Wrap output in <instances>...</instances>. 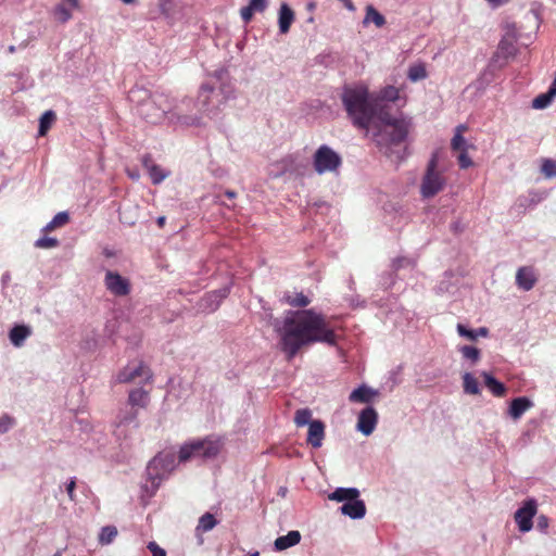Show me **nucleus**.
Instances as JSON below:
<instances>
[{
    "mask_svg": "<svg viewBox=\"0 0 556 556\" xmlns=\"http://www.w3.org/2000/svg\"><path fill=\"white\" fill-rule=\"evenodd\" d=\"M456 329L460 337H464L470 341H476V334L473 329H468L463 324H457Z\"/></svg>",
    "mask_w": 556,
    "mask_h": 556,
    "instance_id": "49",
    "label": "nucleus"
},
{
    "mask_svg": "<svg viewBox=\"0 0 556 556\" xmlns=\"http://www.w3.org/2000/svg\"><path fill=\"white\" fill-rule=\"evenodd\" d=\"M301 533L298 530H291L286 535L278 536L274 546L276 551H285L300 543Z\"/></svg>",
    "mask_w": 556,
    "mask_h": 556,
    "instance_id": "22",
    "label": "nucleus"
},
{
    "mask_svg": "<svg viewBox=\"0 0 556 556\" xmlns=\"http://www.w3.org/2000/svg\"><path fill=\"white\" fill-rule=\"evenodd\" d=\"M536 528L540 531L545 532L548 528V518L544 515L539 516L536 519Z\"/></svg>",
    "mask_w": 556,
    "mask_h": 556,
    "instance_id": "53",
    "label": "nucleus"
},
{
    "mask_svg": "<svg viewBox=\"0 0 556 556\" xmlns=\"http://www.w3.org/2000/svg\"><path fill=\"white\" fill-rule=\"evenodd\" d=\"M225 194H226V197H228L229 199H233V198H236V192H235V191H232V190H227V191L225 192Z\"/></svg>",
    "mask_w": 556,
    "mask_h": 556,
    "instance_id": "59",
    "label": "nucleus"
},
{
    "mask_svg": "<svg viewBox=\"0 0 556 556\" xmlns=\"http://www.w3.org/2000/svg\"><path fill=\"white\" fill-rule=\"evenodd\" d=\"M130 177H131L132 179H137V178L139 177V175H138V174H130Z\"/></svg>",
    "mask_w": 556,
    "mask_h": 556,
    "instance_id": "63",
    "label": "nucleus"
},
{
    "mask_svg": "<svg viewBox=\"0 0 556 556\" xmlns=\"http://www.w3.org/2000/svg\"><path fill=\"white\" fill-rule=\"evenodd\" d=\"M75 488H76V478H71V480L66 483V492L71 501L76 500L75 495Z\"/></svg>",
    "mask_w": 556,
    "mask_h": 556,
    "instance_id": "52",
    "label": "nucleus"
},
{
    "mask_svg": "<svg viewBox=\"0 0 556 556\" xmlns=\"http://www.w3.org/2000/svg\"><path fill=\"white\" fill-rule=\"evenodd\" d=\"M542 173L547 178L556 177V161L545 160L541 167Z\"/></svg>",
    "mask_w": 556,
    "mask_h": 556,
    "instance_id": "45",
    "label": "nucleus"
},
{
    "mask_svg": "<svg viewBox=\"0 0 556 556\" xmlns=\"http://www.w3.org/2000/svg\"><path fill=\"white\" fill-rule=\"evenodd\" d=\"M399 99V89L394 86H387L383 89L380 90L379 97L375 102H378L381 105H386V103L382 102H394ZM387 106H389L387 104ZM390 111V108H388Z\"/></svg>",
    "mask_w": 556,
    "mask_h": 556,
    "instance_id": "32",
    "label": "nucleus"
},
{
    "mask_svg": "<svg viewBox=\"0 0 556 556\" xmlns=\"http://www.w3.org/2000/svg\"><path fill=\"white\" fill-rule=\"evenodd\" d=\"M148 549L152 553V556H166L164 548L160 547L155 542L148 543Z\"/></svg>",
    "mask_w": 556,
    "mask_h": 556,
    "instance_id": "51",
    "label": "nucleus"
},
{
    "mask_svg": "<svg viewBox=\"0 0 556 556\" xmlns=\"http://www.w3.org/2000/svg\"><path fill=\"white\" fill-rule=\"evenodd\" d=\"M31 334V330L28 326L17 325L14 326L9 333L11 343L20 348L24 344L25 340Z\"/></svg>",
    "mask_w": 556,
    "mask_h": 556,
    "instance_id": "26",
    "label": "nucleus"
},
{
    "mask_svg": "<svg viewBox=\"0 0 556 556\" xmlns=\"http://www.w3.org/2000/svg\"><path fill=\"white\" fill-rule=\"evenodd\" d=\"M119 219L122 223L132 226L136 223V219L131 218L130 216H126V212L119 213Z\"/></svg>",
    "mask_w": 556,
    "mask_h": 556,
    "instance_id": "54",
    "label": "nucleus"
},
{
    "mask_svg": "<svg viewBox=\"0 0 556 556\" xmlns=\"http://www.w3.org/2000/svg\"><path fill=\"white\" fill-rule=\"evenodd\" d=\"M104 286L106 290L115 296H126L131 290L129 279L113 270H106Z\"/></svg>",
    "mask_w": 556,
    "mask_h": 556,
    "instance_id": "10",
    "label": "nucleus"
},
{
    "mask_svg": "<svg viewBox=\"0 0 556 556\" xmlns=\"http://www.w3.org/2000/svg\"><path fill=\"white\" fill-rule=\"evenodd\" d=\"M341 164V156L327 144H321L313 155V166L318 175L338 172Z\"/></svg>",
    "mask_w": 556,
    "mask_h": 556,
    "instance_id": "7",
    "label": "nucleus"
},
{
    "mask_svg": "<svg viewBox=\"0 0 556 556\" xmlns=\"http://www.w3.org/2000/svg\"><path fill=\"white\" fill-rule=\"evenodd\" d=\"M228 89L229 90H226L225 87H222L220 90H216L211 84H202L195 102L187 98L191 101L187 113L201 116L200 126L203 125V116H207L208 118L217 117L222 106L233 97V90L230 87Z\"/></svg>",
    "mask_w": 556,
    "mask_h": 556,
    "instance_id": "4",
    "label": "nucleus"
},
{
    "mask_svg": "<svg viewBox=\"0 0 556 556\" xmlns=\"http://www.w3.org/2000/svg\"><path fill=\"white\" fill-rule=\"evenodd\" d=\"M59 245V240L53 237H42L36 240L35 247L38 249H52Z\"/></svg>",
    "mask_w": 556,
    "mask_h": 556,
    "instance_id": "44",
    "label": "nucleus"
},
{
    "mask_svg": "<svg viewBox=\"0 0 556 556\" xmlns=\"http://www.w3.org/2000/svg\"><path fill=\"white\" fill-rule=\"evenodd\" d=\"M143 165L147 168L149 176L154 185L161 184L166 177L169 176V172L164 170L159 165L152 164L148 159L143 160Z\"/></svg>",
    "mask_w": 556,
    "mask_h": 556,
    "instance_id": "28",
    "label": "nucleus"
},
{
    "mask_svg": "<svg viewBox=\"0 0 556 556\" xmlns=\"http://www.w3.org/2000/svg\"><path fill=\"white\" fill-rule=\"evenodd\" d=\"M378 414L376 409L371 406L364 408L357 419V430L362 432L364 435H370L377 425Z\"/></svg>",
    "mask_w": 556,
    "mask_h": 556,
    "instance_id": "12",
    "label": "nucleus"
},
{
    "mask_svg": "<svg viewBox=\"0 0 556 556\" xmlns=\"http://www.w3.org/2000/svg\"><path fill=\"white\" fill-rule=\"evenodd\" d=\"M117 535V530L113 526H106L101 529L99 540L103 544H109Z\"/></svg>",
    "mask_w": 556,
    "mask_h": 556,
    "instance_id": "42",
    "label": "nucleus"
},
{
    "mask_svg": "<svg viewBox=\"0 0 556 556\" xmlns=\"http://www.w3.org/2000/svg\"><path fill=\"white\" fill-rule=\"evenodd\" d=\"M465 130H466L465 125H458L456 127L455 135L451 141L452 150L459 151V152L468 150V148L470 146L467 143L466 139L463 137V131H465Z\"/></svg>",
    "mask_w": 556,
    "mask_h": 556,
    "instance_id": "29",
    "label": "nucleus"
},
{
    "mask_svg": "<svg viewBox=\"0 0 556 556\" xmlns=\"http://www.w3.org/2000/svg\"><path fill=\"white\" fill-rule=\"evenodd\" d=\"M463 388L464 392L470 395H478L481 392L477 378L470 372L463 375Z\"/></svg>",
    "mask_w": 556,
    "mask_h": 556,
    "instance_id": "30",
    "label": "nucleus"
},
{
    "mask_svg": "<svg viewBox=\"0 0 556 556\" xmlns=\"http://www.w3.org/2000/svg\"><path fill=\"white\" fill-rule=\"evenodd\" d=\"M283 300L287 304L293 307H305L311 303V300L301 293H295L294 295L286 294Z\"/></svg>",
    "mask_w": 556,
    "mask_h": 556,
    "instance_id": "36",
    "label": "nucleus"
},
{
    "mask_svg": "<svg viewBox=\"0 0 556 556\" xmlns=\"http://www.w3.org/2000/svg\"><path fill=\"white\" fill-rule=\"evenodd\" d=\"M10 279H11V276H10V274H9V273H4V274L2 275L1 280H2V283H3V285H7V283L10 281Z\"/></svg>",
    "mask_w": 556,
    "mask_h": 556,
    "instance_id": "58",
    "label": "nucleus"
},
{
    "mask_svg": "<svg viewBox=\"0 0 556 556\" xmlns=\"http://www.w3.org/2000/svg\"><path fill=\"white\" fill-rule=\"evenodd\" d=\"M416 264L415 260L409 257H397L392 263V268L394 270H399L400 268L404 267H414Z\"/></svg>",
    "mask_w": 556,
    "mask_h": 556,
    "instance_id": "46",
    "label": "nucleus"
},
{
    "mask_svg": "<svg viewBox=\"0 0 556 556\" xmlns=\"http://www.w3.org/2000/svg\"><path fill=\"white\" fill-rule=\"evenodd\" d=\"M280 350L291 361L299 351L314 343L337 344V336L326 316L316 311H288L281 323H275Z\"/></svg>",
    "mask_w": 556,
    "mask_h": 556,
    "instance_id": "2",
    "label": "nucleus"
},
{
    "mask_svg": "<svg viewBox=\"0 0 556 556\" xmlns=\"http://www.w3.org/2000/svg\"><path fill=\"white\" fill-rule=\"evenodd\" d=\"M114 434L117 439L127 440L131 431L139 428L138 409L126 406L122 408L114 422Z\"/></svg>",
    "mask_w": 556,
    "mask_h": 556,
    "instance_id": "8",
    "label": "nucleus"
},
{
    "mask_svg": "<svg viewBox=\"0 0 556 556\" xmlns=\"http://www.w3.org/2000/svg\"><path fill=\"white\" fill-rule=\"evenodd\" d=\"M150 402L149 392L142 388L134 389L128 395V405L134 408H146Z\"/></svg>",
    "mask_w": 556,
    "mask_h": 556,
    "instance_id": "24",
    "label": "nucleus"
},
{
    "mask_svg": "<svg viewBox=\"0 0 556 556\" xmlns=\"http://www.w3.org/2000/svg\"><path fill=\"white\" fill-rule=\"evenodd\" d=\"M475 334H476V340L478 339V337H486L489 334V329L485 327H480L475 330Z\"/></svg>",
    "mask_w": 556,
    "mask_h": 556,
    "instance_id": "55",
    "label": "nucleus"
},
{
    "mask_svg": "<svg viewBox=\"0 0 556 556\" xmlns=\"http://www.w3.org/2000/svg\"><path fill=\"white\" fill-rule=\"evenodd\" d=\"M458 164L460 168H468L472 165V161L469 157L467 151H463L458 155Z\"/></svg>",
    "mask_w": 556,
    "mask_h": 556,
    "instance_id": "50",
    "label": "nucleus"
},
{
    "mask_svg": "<svg viewBox=\"0 0 556 556\" xmlns=\"http://www.w3.org/2000/svg\"><path fill=\"white\" fill-rule=\"evenodd\" d=\"M212 77L219 83V87L218 89L220 90L222 87H225L226 90H229L228 88L230 87L232 90H233V87L231 84L227 83V78H228V72L227 70L225 68H220V70H217L215 71L213 74H212Z\"/></svg>",
    "mask_w": 556,
    "mask_h": 556,
    "instance_id": "43",
    "label": "nucleus"
},
{
    "mask_svg": "<svg viewBox=\"0 0 556 556\" xmlns=\"http://www.w3.org/2000/svg\"><path fill=\"white\" fill-rule=\"evenodd\" d=\"M359 497V490L356 488H337L328 495L330 501L344 502L354 501Z\"/></svg>",
    "mask_w": 556,
    "mask_h": 556,
    "instance_id": "25",
    "label": "nucleus"
},
{
    "mask_svg": "<svg viewBox=\"0 0 556 556\" xmlns=\"http://www.w3.org/2000/svg\"><path fill=\"white\" fill-rule=\"evenodd\" d=\"M268 7V0H249L248 5L240 9V16L249 23L255 13H263Z\"/></svg>",
    "mask_w": 556,
    "mask_h": 556,
    "instance_id": "19",
    "label": "nucleus"
},
{
    "mask_svg": "<svg viewBox=\"0 0 556 556\" xmlns=\"http://www.w3.org/2000/svg\"><path fill=\"white\" fill-rule=\"evenodd\" d=\"M377 395L378 391L363 384L351 392L349 400L355 403H370Z\"/></svg>",
    "mask_w": 556,
    "mask_h": 556,
    "instance_id": "23",
    "label": "nucleus"
},
{
    "mask_svg": "<svg viewBox=\"0 0 556 556\" xmlns=\"http://www.w3.org/2000/svg\"><path fill=\"white\" fill-rule=\"evenodd\" d=\"M325 438V425L321 420L315 419L308 426L307 443L314 447L319 448L323 445Z\"/></svg>",
    "mask_w": 556,
    "mask_h": 556,
    "instance_id": "16",
    "label": "nucleus"
},
{
    "mask_svg": "<svg viewBox=\"0 0 556 556\" xmlns=\"http://www.w3.org/2000/svg\"><path fill=\"white\" fill-rule=\"evenodd\" d=\"M229 294V288L225 287L213 292L205 294L201 301V307L208 312H214L218 308L220 302Z\"/></svg>",
    "mask_w": 556,
    "mask_h": 556,
    "instance_id": "15",
    "label": "nucleus"
},
{
    "mask_svg": "<svg viewBox=\"0 0 556 556\" xmlns=\"http://www.w3.org/2000/svg\"><path fill=\"white\" fill-rule=\"evenodd\" d=\"M294 12L287 4L282 3L279 9L278 26L280 34H287L290 30L292 23L294 22Z\"/></svg>",
    "mask_w": 556,
    "mask_h": 556,
    "instance_id": "21",
    "label": "nucleus"
},
{
    "mask_svg": "<svg viewBox=\"0 0 556 556\" xmlns=\"http://www.w3.org/2000/svg\"><path fill=\"white\" fill-rule=\"evenodd\" d=\"M129 98L138 101L139 114L149 123L157 124L167 118L169 123L182 127L201 125V116L187 113L191 104L188 99L175 100L160 92L149 94L146 89L130 90Z\"/></svg>",
    "mask_w": 556,
    "mask_h": 556,
    "instance_id": "3",
    "label": "nucleus"
},
{
    "mask_svg": "<svg viewBox=\"0 0 556 556\" xmlns=\"http://www.w3.org/2000/svg\"><path fill=\"white\" fill-rule=\"evenodd\" d=\"M192 457H198L197 441L184 444L178 454L179 462H187Z\"/></svg>",
    "mask_w": 556,
    "mask_h": 556,
    "instance_id": "35",
    "label": "nucleus"
},
{
    "mask_svg": "<svg viewBox=\"0 0 556 556\" xmlns=\"http://www.w3.org/2000/svg\"><path fill=\"white\" fill-rule=\"evenodd\" d=\"M490 4L494 5V7H497V5H501L505 2H507L508 0H486Z\"/></svg>",
    "mask_w": 556,
    "mask_h": 556,
    "instance_id": "57",
    "label": "nucleus"
},
{
    "mask_svg": "<svg viewBox=\"0 0 556 556\" xmlns=\"http://www.w3.org/2000/svg\"><path fill=\"white\" fill-rule=\"evenodd\" d=\"M165 223H166V217H165V216H160V217H157V219H156V224H157V226H159L160 228H163V227H164V225H165Z\"/></svg>",
    "mask_w": 556,
    "mask_h": 556,
    "instance_id": "56",
    "label": "nucleus"
},
{
    "mask_svg": "<svg viewBox=\"0 0 556 556\" xmlns=\"http://www.w3.org/2000/svg\"><path fill=\"white\" fill-rule=\"evenodd\" d=\"M176 465V453L172 450L162 451L151 459L146 469L147 481L150 482V485H146L147 491L154 494L162 482L175 470Z\"/></svg>",
    "mask_w": 556,
    "mask_h": 556,
    "instance_id": "5",
    "label": "nucleus"
},
{
    "mask_svg": "<svg viewBox=\"0 0 556 556\" xmlns=\"http://www.w3.org/2000/svg\"><path fill=\"white\" fill-rule=\"evenodd\" d=\"M249 556H260V553L258 552H254V553L250 554Z\"/></svg>",
    "mask_w": 556,
    "mask_h": 556,
    "instance_id": "64",
    "label": "nucleus"
},
{
    "mask_svg": "<svg viewBox=\"0 0 556 556\" xmlns=\"http://www.w3.org/2000/svg\"><path fill=\"white\" fill-rule=\"evenodd\" d=\"M342 102L356 127L372 128L377 147L391 162L400 163L407 157L406 140L413 128L410 117L389 112L387 105L372 102L367 87L362 84L344 87Z\"/></svg>",
    "mask_w": 556,
    "mask_h": 556,
    "instance_id": "1",
    "label": "nucleus"
},
{
    "mask_svg": "<svg viewBox=\"0 0 556 556\" xmlns=\"http://www.w3.org/2000/svg\"><path fill=\"white\" fill-rule=\"evenodd\" d=\"M458 351L462 353L464 358L469 359L472 363H477L481 356L480 350L471 345H463Z\"/></svg>",
    "mask_w": 556,
    "mask_h": 556,
    "instance_id": "41",
    "label": "nucleus"
},
{
    "mask_svg": "<svg viewBox=\"0 0 556 556\" xmlns=\"http://www.w3.org/2000/svg\"><path fill=\"white\" fill-rule=\"evenodd\" d=\"M538 503L534 498H528L523 502L522 506L515 513V521L520 532H529L533 522L532 519L536 515Z\"/></svg>",
    "mask_w": 556,
    "mask_h": 556,
    "instance_id": "9",
    "label": "nucleus"
},
{
    "mask_svg": "<svg viewBox=\"0 0 556 556\" xmlns=\"http://www.w3.org/2000/svg\"><path fill=\"white\" fill-rule=\"evenodd\" d=\"M517 38L513 34H506L500 41L497 55L504 59L514 58L517 53Z\"/></svg>",
    "mask_w": 556,
    "mask_h": 556,
    "instance_id": "20",
    "label": "nucleus"
},
{
    "mask_svg": "<svg viewBox=\"0 0 556 556\" xmlns=\"http://www.w3.org/2000/svg\"><path fill=\"white\" fill-rule=\"evenodd\" d=\"M9 52H10V53L15 52V47H14V46H10V47H9Z\"/></svg>",
    "mask_w": 556,
    "mask_h": 556,
    "instance_id": "61",
    "label": "nucleus"
},
{
    "mask_svg": "<svg viewBox=\"0 0 556 556\" xmlns=\"http://www.w3.org/2000/svg\"><path fill=\"white\" fill-rule=\"evenodd\" d=\"M556 97V91L549 86L548 91L535 97L532 101V108L535 110L546 109Z\"/></svg>",
    "mask_w": 556,
    "mask_h": 556,
    "instance_id": "31",
    "label": "nucleus"
},
{
    "mask_svg": "<svg viewBox=\"0 0 556 556\" xmlns=\"http://www.w3.org/2000/svg\"><path fill=\"white\" fill-rule=\"evenodd\" d=\"M55 15L62 23H66L72 18V13L63 4H60L55 8Z\"/></svg>",
    "mask_w": 556,
    "mask_h": 556,
    "instance_id": "47",
    "label": "nucleus"
},
{
    "mask_svg": "<svg viewBox=\"0 0 556 556\" xmlns=\"http://www.w3.org/2000/svg\"><path fill=\"white\" fill-rule=\"evenodd\" d=\"M137 378H141L146 382L152 379L151 370L142 362L134 365L128 364L118 372L116 381L119 383H128L135 381Z\"/></svg>",
    "mask_w": 556,
    "mask_h": 556,
    "instance_id": "11",
    "label": "nucleus"
},
{
    "mask_svg": "<svg viewBox=\"0 0 556 556\" xmlns=\"http://www.w3.org/2000/svg\"><path fill=\"white\" fill-rule=\"evenodd\" d=\"M222 444L218 440L204 439L197 441L198 457L214 458L220 452Z\"/></svg>",
    "mask_w": 556,
    "mask_h": 556,
    "instance_id": "14",
    "label": "nucleus"
},
{
    "mask_svg": "<svg viewBox=\"0 0 556 556\" xmlns=\"http://www.w3.org/2000/svg\"><path fill=\"white\" fill-rule=\"evenodd\" d=\"M484 380L485 387L495 396H504L506 393V387L504 383L494 378L491 374L483 371L481 374Z\"/></svg>",
    "mask_w": 556,
    "mask_h": 556,
    "instance_id": "27",
    "label": "nucleus"
},
{
    "mask_svg": "<svg viewBox=\"0 0 556 556\" xmlns=\"http://www.w3.org/2000/svg\"><path fill=\"white\" fill-rule=\"evenodd\" d=\"M538 281L534 269L530 266H522L518 268L516 273V285L523 291H530L533 289Z\"/></svg>",
    "mask_w": 556,
    "mask_h": 556,
    "instance_id": "13",
    "label": "nucleus"
},
{
    "mask_svg": "<svg viewBox=\"0 0 556 556\" xmlns=\"http://www.w3.org/2000/svg\"><path fill=\"white\" fill-rule=\"evenodd\" d=\"M54 121H55V113L51 110L46 111L39 119V135L45 136Z\"/></svg>",
    "mask_w": 556,
    "mask_h": 556,
    "instance_id": "37",
    "label": "nucleus"
},
{
    "mask_svg": "<svg viewBox=\"0 0 556 556\" xmlns=\"http://www.w3.org/2000/svg\"><path fill=\"white\" fill-rule=\"evenodd\" d=\"M533 406V402L527 396H519L511 401L508 415L514 419L518 420L521 416Z\"/></svg>",
    "mask_w": 556,
    "mask_h": 556,
    "instance_id": "18",
    "label": "nucleus"
},
{
    "mask_svg": "<svg viewBox=\"0 0 556 556\" xmlns=\"http://www.w3.org/2000/svg\"><path fill=\"white\" fill-rule=\"evenodd\" d=\"M438 152L432 153L421 178L420 194L424 199H430L440 193L446 186L447 179L444 170L439 168Z\"/></svg>",
    "mask_w": 556,
    "mask_h": 556,
    "instance_id": "6",
    "label": "nucleus"
},
{
    "mask_svg": "<svg viewBox=\"0 0 556 556\" xmlns=\"http://www.w3.org/2000/svg\"><path fill=\"white\" fill-rule=\"evenodd\" d=\"M312 421V412L308 408H301L295 412L294 422L298 427L309 426Z\"/></svg>",
    "mask_w": 556,
    "mask_h": 556,
    "instance_id": "40",
    "label": "nucleus"
},
{
    "mask_svg": "<svg viewBox=\"0 0 556 556\" xmlns=\"http://www.w3.org/2000/svg\"><path fill=\"white\" fill-rule=\"evenodd\" d=\"M286 492H287V489H286V488H281V489H280V493H281V495H282V496L286 494Z\"/></svg>",
    "mask_w": 556,
    "mask_h": 556,
    "instance_id": "62",
    "label": "nucleus"
},
{
    "mask_svg": "<svg viewBox=\"0 0 556 556\" xmlns=\"http://www.w3.org/2000/svg\"><path fill=\"white\" fill-rule=\"evenodd\" d=\"M14 419L9 415H2L0 417V433L8 432L14 426Z\"/></svg>",
    "mask_w": 556,
    "mask_h": 556,
    "instance_id": "48",
    "label": "nucleus"
},
{
    "mask_svg": "<svg viewBox=\"0 0 556 556\" xmlns=\"http://www.w3.org/2000/svg\"><path fill=\"white\" fill-rule=\"evenodd\" d=\"M217 525V520L211 513H205L199 519V523L195 528V531L199 532H208L215 528Z\"/></svg>",
    "mask_w": 556,
    "mask_h": 556,
    "instance_id": "33",
    "label": "nucleus"
},
{
    "mask_svg": "<svg viewBox=\"0 0 556 556\" xmlns=\"http://www.w3.org/2000/svg\"><path fill=\"white\" fill-rule=\"evenodd\" d=\"M70 220L67 212H59L45 227L43 231H52L58 227H62Z\"/></svg>",
    "mask_w": 556,
    "mask_h": 556,
    "instance_id": "34",
    "label": "nucleus"
},
{
    "mask_svg": "<svg viewBox=\"0 0 556 556\" xmlns=\"http://www.w3.org/2000/svg\"><path fill=\"white\" fill-rule=\"evenodd\" d=\"M407 77L410 81H418L427 77V71L424 64H414L409 66Z\"/></svg>",
    "mask_w": 556,
    "mask_h": 556,
    "instance_id": "39",
    "label": "nucleus"
},
{
    "mask_svg": "<svg viewBox=\"0 0 556 556\" xmlns=\"http://www.w3.org/2000/svg\"><path fill=\"white\" fill-rule=\"evenodd\" d=\"M125 4H132L136 0H121Z\"/></svg>",
    "mask_w": 556,
    "mask_h": 556,
    "instance_id": "60",
    "label": "nucleus"
},
{
    "mask_svg": "<svg viewBox=\"0 0 556 556\" xmlns=\"http://www.w3.org/2000/svg\"><path fill=\"white\" fill-rule=\"evenodd\" d=\"M372 22L377 27H381L384 25L386 20L382 14H380L374 7L369 5L366 10V16L364 23Z\"/></svg>",
    "mask_w": 556,
    "mask_h": 556,
    "instance_id": "38",
    "label": "nucleus"
},
{
    "mask_svg": "<svg viewBox=\"0 0 556 556\" xmlns=\"http://www.w3.org/2000/svg\"><path fill=\"white\" fill-rule=\"evenodd\" d=\"M342 515L350 517L351 519H362L366 515V505L363 500L358 497L354 501L344 503L340 507Z\"/></svg>",
    "mask_w": 556,
    "mask_h": 556,
    "instance_id": "17",
    "label": "nucleus"
}]
</instances>
